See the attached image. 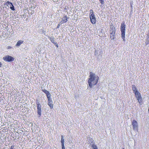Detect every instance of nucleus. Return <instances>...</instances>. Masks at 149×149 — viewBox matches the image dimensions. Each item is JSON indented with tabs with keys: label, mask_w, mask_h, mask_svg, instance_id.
Returning <instances> with one entry per match:
<instances>
[{
	"label": "nucleus",
	"mask_w": 149,
	"mask_h": 149,
	"mask_svg": "<svg viewBox=\"0 0 149 149\" xmlns=\"http://www.w3.org/2000/svg\"><path fill=\"white\" fill-rule=\"evenodd\" d=\"M46 95L47 98H48L49 97H51V95L49 92L47 93V94H46Z\"/></svg>",
	"instance_id": "nucleus-22"
},
{
	"label": "nucleus",
	"mask_w": 149,
	"mask_h": 149,
	"mask_svg": "<svg viewBox=\"0 0 149 149\" xmlns=\"http://www.w3.org/2000/svg\"><path fill=\"white\" fill-rule=\"evenodd\" d=\"M49 39L50 40V41L52 42L53 44L55 45L56 44V42H55V38L54 37H50L49 36L48 37Z\"/></svg>",
	"instance_id": "nucleus-11"
},
{
	"label": "nucleus",
	"mask_w": 149,
	"mask_h": 149,
	"mask_svg": "<svg viewBox=\"0 0 149 149\" xmlns=\"http://www.w3.org/2000/svg\"><path fill=\"white\" fill-rule=\"evenodd\" d=\"M48 105L50 107L51 109H52L53 107L52 101L51 100L48 102Z\"/></svg>",
	"instance_id": "nucleus-12"
},
{
	"label": "nucleus",
	"mask_w": 149,
	"mask_h": 149,
	"mask_svg": "<svg viewBox=\"0 0 149 149\" xmlns=\"http://www.w3.org/2000/svg\"><path fill=\"white\" fill-rule=\"evenodd\" d=\"M60 26V24H58V25L57 27V28H59Z\"/></svg>",
	"instance_id": "nucleus-28"
},
{
	"label": "nucleus",
	"mask_w": 149,
	"mask_h": 149,
	"mask_svg": "<svg viewBox=\"0 0 149 149\" xmlns=\"http://www.w3.org/2000/svg\"><path fill=\"white\" fill-rule=\"evenodd\" d=\"M3 59L5 61L10 62L13 61L14 58L12 56L6 55L3 57Z\"/></svg>",
	"instance_id": "nucleus-5"
},
{
	"label": "nucleus",
	"mask_w": 149,
	"mask_h": 149,
	"mask_svg": "<svg viewBox=\"0 0 149 149\" xmlns=\"http://www.w3.org/2000/svg\"><path fill=\"white\" fill-rule=\"evenodd\" d=\"M99 1L102 4H103L104 3V0H99Z\"/></svg>",
	"instance_id": "nucleus-23"
},
{
	"label": "nucleus",
	"mask_w": 149,
	"mask_h": 149,
	"mask_svg": "<svg viewBox=\"0 0 149 149\" xmlns=\"http://www.w3.org/2000/svg\"><path fill=\"white\" fill-rule=\"evenodd\" d=\"M99 51L98 49H97V50H95V54L94 55L95 56H98V52Z\"/></svg>",
	"instance_id": "nucleus-19"
},
{
	"label": "nucleus",
	"mask_w": 149,
	"mask_h": 149,
	"mask_svg": "<svg viewBox=\"0 0 149 149\" xmlns=\"http://www.w3.org/2000/svg\"><path fill=\"white\" fill-rule=\"evenodd\" d=\"M11 48H12L11 47L9 46H8L7 47V49H11Z\"/></svg>",
	"instance_id": "nucleus-29"
},
{
	"label": "nucleus",
	"mask_w": 149,
	"mask_h": 149,
	"mask_svg": "<svg viewBox=\"0 0 149 149\" xmlns=\"http://www.w3.org/2000/svg\"><path fill=\"white\" fill-rule=\"evenodd\" d=\"M57 48L58 47V45L57 42L56 43V44L55 45Z\"/></svg>",
	"instance_id": "nucleus-30"
},
{
	"label": "nucleus",
	"mask_w": 149,
	"mask_h": 149,
	"mask_svg": "<svg viewBox=\"0 0 149 149\" xmlns=\"http://www.w3.org/2000/svg\"><path fill=\"white\" fill-rule=\"evenodd\" d=\"M62 149H65L64 146V145H62Z\"/></svg>",
	"instance_id": "nucleus-27"
},
{
	"label": "nucleus",
	"mask_w": 149,
	"mask_h": 149,
	"mask_svg": "<svg viewBox=\"0 0 149 149\" xmlns=\"http://www.w3.org/2000/svg\"><path fill=\"white\" fill-rule=\"evenodd\" d=\"M14 148V146L13 145L11 146L10 148V149H13Z\"/></svg>",
	"instance_id": "nucleus-25"
},
{
	"label": "nucleus",
	"mask_w": 149,
	"mask_h": 149,
	"mask_svg": "<svg viewBox=\"0 0 149 149\" xmlns=\"http://www.w3.org/2000/svg\"><path fill=\"white\" fill-rule=\"evenodd\" d=\"M132 90L133 91L134 93H135V91L137 90V89L134 85H132Z\"/></svg>",
	"instance_id": "nucleus-16"
},
{
	"label": "nucleus",
	"mask_w": 149,
	"mask_h": 149,
	"mask_svg": "<svg viewBox=\"0 0 149 149\" xmlns=\"http://www.w3.org/2000/svg\"><path fill=\"white\" fill-rule=\"evenodd\" d=\"M146 40L149 41V37L147 36V38L146 39Z\"/></svg>",
	"instance_id": "nucleus-31"
},
{
	"label": "nucleus",
	"mask_w": 149,
	"mask_h": 149,
	"mask_svg": "<svg viewBox=\"0 0 149 149\" xmlns=\"http://www.w3.org/2000/svg\"><path fill=\"white\" fill-rule=\"evenodd\" d=\"M91 22L92 24H95L96 22L95 18L90 19Z\"/></svg>",
	"instance_id": "nucleus-17"
},
{
	"label": "nucleus",
	"mask_w": 149,
	"mask_h": 149,
	"mask_svg": "<svg viewBox=\"0 0 149 149\" xmlns=\"http://www.w3.org/2000/svg\"><path fill=\"white\" fill-rule=\"evenodd\" d=\"M115 35L113 34H110V38L111 40H114L115 38Z\"/></svg>",
	"instance_id": "nucleus-20"
},
{
	"label": "nucleus",
	"mask_w": 149,
	"mask_h": 149,
	"mask_svg": "<svg viewBox=\"0 0 149 149\" xmlns=\"http://www.w3.org/2000/svg\"><path fill=\"white\" fill-rule=\"evenodd\" d=\"M47 98L48 99V102L50 101L51 100H52L51 97H49Z\"/></svg>",
	"instance_id": "nucleus-24"
},
{
	"label": "nucleus",
	"mask_w": 149,
	"mask_h": 149,
	"mask_svg": "<svg viewBox=\"0 0 149 149\" xmlns=\"http://www.w3.org/2000/svg\"><path fill=\"white\" fill-rule=\"evenodd\" d=\"M135 93V96L140 104H141L142 98L141 94L139 92L137 91H136Z\"/></svg>",
	"instance_id": "nucleus-4"
},
{
	"label": "nucleus",
	"mask_w": 149,
	"mask_h": 149,
	"mask_svg": "<svg viewBox=\"0 0 149 149\" xmlns=\"http://www.w3.org/2000/svg\"><path fill=\"white\" fill-rule=\"evenodd\" d=\"M68 17L67 16H65L63 17L62 18V20L60 22V23L63 24L66 22L68 21Z\"/></svg>",
	"instance_id": "nucleus-8"
},
{
	"label": "nucleus",
	"mask_w": 149,
	"mask_h": 149,
	"mask_svg": "<svg viewBox=\"0 0 149 149\" xmlns=\"http://www.w3.org/2000/svg\"><path fill=\"white\" fill-rule=\"evenodd\" d=\"M23 42L22 40L18 41L16 44V46L17 47L19 46L22 44L23 43Z\"/></svg>",
	"instance_id": "nucleus-14"
},
{
	"label": "nucleus",
	"mask_w": 149,
	"mask_h": 149,
	"mask_svg": "<svg viewBox=\"0 0 149 149\" xmlns=\"http://www.w3.org/2000/svg\"><path fill=\"white\" fill-rule=\"evenodd\" d=\"M110 34H113L114 35L115 33V28L112 27L111 28V29L110 30Z\"/></svg>",
	"instance_id": "nucleus-10"
},
{
	"label": "nucleus",
	"mask_w": 149,
	"mask_h": 149,
	"mask_svg": "<svg viewBox=\"0 0 149 149\" xmlns=\"http://www.w3.org/2000/svg\"><path fill=\"white\" fill-rule=\"evenodd\" d=\"M126 25L124 22L121 24L120 28V30L121 31V35L122 39L124 41H125V33Z\"/></svg>",
	"instance_id": "nucleus-2"
},
{
	"label": "nucleus",
	"mask_w": 149,
	"mask_h": 149,
	"mask_svg": "<svg viewBox=\"0 0 149 149\" xmlns=\"http://www.w3.org/2000/svg\"><path fill=\"white\" fill-rule=\"evenodd\" d=\"M89 74V78L88 79V82L89 86L91 88L97 84L99 78L97 75L92 72H90Z\"/></svg>",
	"instance_id": "nucleus-1"
},
{
	"label": "nucleus",
	"mask_w": 149,
	"mask_h": 149,
	"mask_svg": "<svg viewBox=\"0 0 149 149\" xmlns=\"http://www.w3.org/2000/svg\"><path fill=\"white\" fill-rule=\"evenodd\" d=\"M2 63L1 62H0V67L1 66Z\"/></svg>",
	"instance_id": "nucleus-32"
},
{
	"label": "nucleus",
	"mask_w": 149,
	"mask_h": 149,
	"mask_svg": "<svg viewBox=\"0 0 149 149\" xmlns=\"http://www.w3.org/2000/svg\"><path fill=\"white\" fill-rule=\"evenodd\" d=\"M42 91L43 92H44L46 94H47V93L49 92L47 91V90H46V89H42Z\"/></svg>",
	"instance_id": "nucleus-21"
},
{
	"label": "nucleus",
	"mask_w": 149,
	"mask_h": 149,
	"mask_svg": "<svg viewBox=\"0 0 149 149\" xmlns=\"http://www.w3.org/2000/svg\"><path fill=\"white\" fill-rule=\"evenodd\" d=\"M27 11L29 13H30L31 15L33 14L34 12V10H27Z\"/></svg>",
	"instance_id": "nucleus-18"
},
{
	"label": "nucleus",
	"mask_w": 149,
	"mask_h": 149,
	"mask_svg": "<svg viewBox=\"0 0 149 149\" xmlns=\"http://www.w3.org/2000/svg\"><path fill=\"white\" fill-rule=\"evenodd\" d=\"M90 19H93L94 18H95V17L94 15L93 14V10H90Z\"/></svg>",
	"instance_id": "nucleus-9"
},
{
	"label": "nucleus",
	"mask_w": 149,
	"mask_h": 149,
	"mask_svg": "<svg viewBox=\"0 0 149 149\" xmlns=\"http://www.w3.org/2000/svg\"><path fill=\"white\" fill-rule=\"evenodd\" d=\"M61 146L64 145V140L63 139V135L61 136Z\"/></svg>",
	"instance_id": "nucleus-15"
},
{
	"label": "nucleus",
	"mask_w": 149,
	"mask_h": 149,
	"mask_svg": "<svg viewBox=\"0 0 149 149\" xmlns=\"http://www.w3.org/2000/svg\"><path fill=\"white\" fill-rule=\"evenodd\" d=\"M6 8L7 9L10 8L11 9H14V6L12 3L9 2H7L5 5Z\"/></svg>",
	"instance_id": "nucleus-6"
},
{
	"label": "nucleus",
	"mask_w": 149,
	"mask_h": 149,
	"mask_svg": "<svg viewBox=\"0 0 149 149\" xmlns=\"http://www.w3.org/2000/svg\"><path fill=\"white\" fill-rule=\"evenodd\" d=\"M122 149H125L124 148H123Z\"/></svg>",
	"instance_id": "nucleus-33"
},
{
	"label": "nucleus",
	"mask_w": 149,
	"mask_h": 149,
	"mask_svg": "<svg viewBox=\"0 0 149 149\" xmlns=\"http://www.w3.org/2000/svg\"><path fill=\"white\" fill-rule=\"evenodd\" d=\"M146 45H148V44H149V41L146 40Z\"/></svg>",
	"instance_id": "nucleus-26"
},
{
	"label": "nucleus",
	"mask_w": 149,
	"mask_h": 149,
	"mask_svg": "<svg viewBox=\"0 0 149 149\" xmlns=\"http://www.w3.org/2000/svg\"><path fill=\"white\" fill-rule=\"evenodd\" d=\"M132 124L133 126V129L134 130H136L138 127V124L137 121L135 120H133L132 122Z\"/></svg>",
	"instance_id": "nucleus-7"
},
{
	"label": "nucleus",
	"mask_w": 149,
	"mask_h": 149,
	"mask_svg": "<svg viewBox=\"0 0 149 149\" xmlns=\"http://www.w3.org/2000/svg\"><path fill=\"white\" fill-rule=\"evenodd\" d=\"M36 104L37 107V113L38 117H40L42 114L41 105L39 103V100L38 99L36 100Z\"/></svg>",
	"instance_id": "nucleus-3"
},
{
	"label": "nucleus",
	"mask_w": 149,
	"mask_h": 149,
	"mask_svg": "<svg viewBox=\"0 0 149 149\" xmlns=\"http://www.w3.org/2000/svg\"><path fill=\"white\" fill-rule=\"evenodd\" d=\"M91 144L92 145V147L93 148V149H98L96 145H95L93 142H91Z\"/></svg>",
	"instance_id": "nucleus-13"
}]
</instances>
